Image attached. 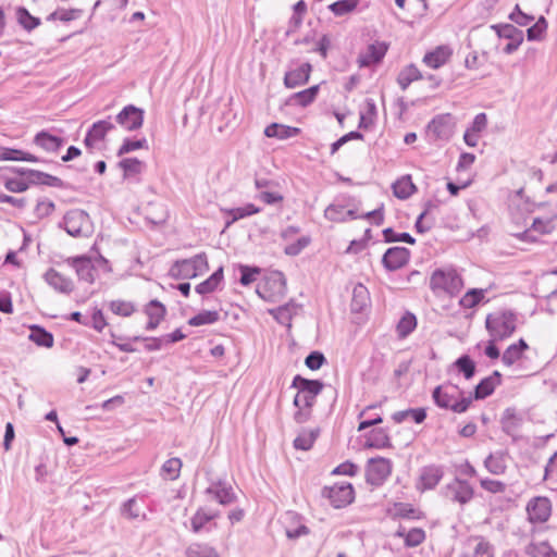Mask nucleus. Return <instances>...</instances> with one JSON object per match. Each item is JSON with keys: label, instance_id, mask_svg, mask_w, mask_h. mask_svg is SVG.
Here are the masks:
<instances>
[{"label": "nucleus", "instance_id": "f257e3e1", "mask_svg": "<svg viewBox=\"0 0 557 557\" xmlns=\"http://www.w3.org/2000/svg\"><path fill=\"white\" fill-rule=\"evenodd\" d=\"M451 387L462 394L458 389L457 386L451 384L438 385L433 389L432 398L435 405L443 409H450L456 413L466 412L472 404V397H461V399H457V396L454 393H450L448 388Z\"/></svg>", "mask_w": 557, "mask_h": 557}, {"label": "nucleus", "instance_id": "f03ea898", "mask_svg": "<svg viewBox=\"0 0 557 557\" xmlns=\"http://www.w3.org/2000/svg\"><path fill=\"white\" fill-rule=\"evenodd\" d=\"M516 314L511 311L490 313L485 326L491 337L503 341L516 331Z\"/></svg>", "mask_w": 557, "mask_h": 557}, {"label": "nucleus", "instance_id": "7ed1b4c3", "mask_svg": "<svg viewBox=\"0 0 557 557\" xmlns=\"http://www.w3.org/2000/svg\"><path fill=\"white\" fill-rule=\"evenodd\" d=\"M463 287L461 276L454 269H437L430 278V288L434 293H446L450 296L457 295Z\"/></svg>", "mask_w": 557, "mask_h": 557}, {"label": "nucleus", "instance_id": "20e7f679", "mask_svg": "<svg viewBox=\"0 0 557 557\" xmlns=\"http://www.w3.org/2000/svg\"><path fill=\"white\" fill-rule=\"evenodd\" d=\"M442 495L448 502L465 507L473 499L474 488L467 480L456 476L442 488Z\"/></svg>", "mask_w": 557, "mask_h": 557}, {"label": "nucleus", "instance_id": "39448f33", "mask_svg": "<svg viewBox=\"0 0 557 557\" xmlns=\"http://www.w3.org/2000/svg\"><path fill=\"white\" fill-rule=\"evenodd\" d=\"M64 230L73 237H88L92 233V223L87 212L73 209L63 219Z\"/></svg>", "mask_w": 557, "mask_h": 557}, {"label": "nucleus", "instance_id": "423d86ee", "mask_svg": "<svg viewBox=\"0 0 557 557\" xmlns=\"http://www.w3.org/2000/svg\"><path fill=\"white\" fill-rule=\"evenodd\" d=\"M322 495L330 499L335 508H343L351 504L355 498V492L350 483L335 484L325 486Z\"/></svg>", "mask_w": 557, "mask_h": 557}, {"label": "nucleus", "instance_id": "0eeeda50", "mask_svg": "<svg viewBox=\"0 0 557 557\" xmlns=\"http://www.w3.org/2000/svg\"><path fill=\"white\" fill-rule=\"evenodd\" d=\"M454 126L450 114H441L428 124L426 133L433 140H449L454 134Z\"/></svg>", "mask_w": 557, "mask_h": 557}, {"label": "nucleus", "instance_id": "6e6552de", "mask_svg": "<svg viewBox=\"0 0 557 557\" xmlns=\"http://www.w3.org/2000/svg\"><path fill=\"white\" fill-rule=\"evenodd\" d=\"M391 461L383 457L371 458L367 468V482L371 485H381L391 474Z\"/></svg>", "mask_w": 557, "mask_h": 557}, {"label": "nucleus", "instance_id": "1a4fd4ad", "mask_svg": "<svg viewBox=\"0 0 557 557\" xmlns=\"http://www.w3.org/2000/svg\"><path fill=\"white\" fill-rule=\"evenodd\" d=\"M286 292V282L281 272L272 274L263 284L258 286V295L267 300H274L276 297L284 296Z\"/></svg>", "mask_w": 557, "mask_h": 557}, {"label": "nucleus", "instance_id": "9d476101", "mask_svg": "<svg viewBox=\"0 0 557 557\" xmlns=\"http://www.w3.org/2000/svg\"><path fill=\"white\" fill-rule=\"evenodd\" d=\"M145 112L134 104H128L116 115V123L125 131L133 132L139 129L144 124Z\"/></svg>", "mask_w": 557, "mask_h": 557}, {"label": "nucleus", "instance_id": "9b49d317", "mask_svg": "<svg viewBox=\"0 0 557 557\" xmlns=\"http://www.w3.org/2000/svg\"><path fill=\"white\" fill-rule=\"evenodd\" d=\"M410 251L405 247H391L382 258L384 268L388 271H396L401 269L409 262Z\"/></svg>", "mask_w": 557, "mask_h": 557}, {"label": "nucleus", "instance_id": "f8f14e48", "mask_svg": "<svg viewBox=\"0 0 557 557\" xmlns=\"http://www.w3.org/2000/svg\"><path fill=\"white\" fill-rule=\"evenodd\" d=\"M314 404L315 397L298 389L294 397V406L297 408V411L294 413V420L297 423L307 422L311 417V409Z\"/></svg>", "mask_w": 557, "mask_h": 557}, {"label": "nucleus", "instance_id": "ddd939ff", "mask_svg": "<svg viewBox=\"0 0 557 557\" xmlns=\"http://www.w3.org/2000/svg\"><path fill=\"white\" fill-rule=\"evenodd\" d=\"M46 283L55 292L70 295L74 290V282L53 268L47 270L44 274Z\"/></svg>", "mask_w": 557, "mask_h": 557}, {"label": "nucleus", "instance_id": "4468645a", "mask_svg": "<svg viewBox=\"0 0 557 557\" xmlns=\"http://www.w3.org/2000/svg\"><path fill=\"white\" fill-rule=\"evenodd\" d=\"M550 502L547 497H535L528 503L527 511L531 522H545L550 516Z\"/></svg>", "mask_w": 557, "mask_h": 557}, {"label": "nucleus", "instance_id": "2eb2a0df", "mask_svg": "<svg viewBox=\"0 0 557 557\" xmlns=\"http://www.w3.org/2000/svg\"><path fill=\"white\" fill-rule=\"evenodd\" d=\"M388 46L385 42L376 41L368 46L366 52L359 54L358 64L360 67H368L380 63L387 52Z\"/></svg>", "mask_w": 557, "mask_h": 557}, {"label": "nucleus", "instance_id": "dca6fc26", "mask_svg": "<svg viewBox=\"0 0 557 557\" xmlns=\"http://www.w3.org/2000/svg\"><path fill=\"white\" fill-rule=\"evenodd\" d=\"M114 128V124L110 120H101L95 122L88 129L84 144L87 148L91 149L95 145L104 139L108 132Z\"/></svg>", "mask_w": 557, "mask_h": 557}, {"label": "nucleus", "instance_id": "f3484780", "mask_svg": "<svg viewBox=\"0 0 557 557\" xmlns=\"http://www.w3.org/2000/svg\"><path fill=\"white\" fill-rule=\"evenodd\" d=\"M444 475L443 469L438 466H426L420 471L418 488L421 491L433 490Z\"/></svg>", "mask_w": 557, "mask_h": 557}, {"label": "nucleus", "instance_id": "a211bd4d", "mask_svg": "<svg viewBox=\"0 0 557 557\" xmlns=\"http://www.w3.org/2000/svg\"><path fill=\"white\" fill-rule=\"evenodd\" d=\"M66 263L75 270L79 280L88 283L94 282L95 267L90 258L85 256L69 258L66 259Z\"/></svg>", "mask_w": 557, "mask_h": 557}, {"label": "nucleus", "instance_id": "6ab92c4d", "mask_svg": "<svg viewBox=\"0 0 557 557\" xmlns=\"http://www.w3.org/2000/svg\"><path fill=\"white\" fill-rule=\"evenodd\" d=\"M206 494L210 495L214 500L221 505H230L235 502L236 495L232 486H226L221 481L213 483L206 490Z\"/></svg>", "mask_w": 557, "mask_h": 557}, {"label": "nucleus", "instance_id": "aec40b11", "mask_svg": "<svg viewBox=\"0 0 557 557\" xmlns=\"http://www.w3.org/2000/svg\"><path fill=\"white\" fill-rule=\"evenodd\" d=\"M311 64L302 63L295 70L288 71L284 77V84L287 88H295L306 84L311 73Z\"/></svg>", "mask_w": 557, "mask_h": 557}, {"label": "nucleus", "instance_id": "412c9836", "mask_svg": "<svg viewBox=\"0 0 557 557\" xmlns=\"http://www.w3.org/2000/svg\"><path fill=\"white\" fill-rule=\"evenodd\" d=\"M502 374L498 371H494L492 375L483 379L480 383L474 387V399H484L487 396L492 395L495 387L500 384Z\"/></svg>", "mask_w": 557, "mask_h": 557}, {"label": "nucleus", "instance_id": "4be33fe9", "mask_svg": "<svg viewBox=\"0 0 557 557\" xmlns=\"http://www.w3.org/2000/svg\"><path fill=\"white\" fill-rule=\"evenodd\" d=\"M34 144L48 152H57L63 146L64 139L47 131H41L34 137Z\"/></svg>", "mask_w": 557, "mask_h": 557}, {"label": "nucleus", "instance_id": "5701e85b", "mask_svg": "<svg viewBox=\"0 0 557 557\" xmlns=\"http://www.w3.org/2000/svg\"><path fill=\"white\" fill-rule=\"evenodd\" d=\"M387 515L392 519H421L422 513L420 510L413 508L410 504L407 503H394L393 507L387 509Z\"/></svg>", "mask_w": 557, "mask_h": 557}, {"label": "nucleus", "instance_id": "b1692460", "mask_svg": "<svg viewBox=\"0 0 557 557\" xmlns=\"http://www.w3.org/2000/svg\"><path fill=\"white\" fill-rule=\"evenodd\" d=\"M451 51L448 47L440 46L434 51L428 52L423 57V62L431 69L443 66L450 58Z\"/></svg>", "mask_w": 557, "mask_h": 557}, {"label": "nucleus", "instance_id": "393cba45", "mask_svg": "<svg viewBox=\"0 0 557 557\" xmlns=\"http://www.w3.org/2000/svg\"><path fill=\"white\" fill-rule=\"evenodd\" d=\"M146 314L149 317L147 323V330H154L165 315V307L158 300H151L148 302L145 309Z\"/></svg>", "mask_w": 557, "mask_h": 557}, {"label": "nucleus", "instance_id": "a878e982", "mask_svg": "<svg viewBox=\"0 0 557 557\" xmlns=\"http://www.w3.org/2000/svg\"><path fill=\"white\" fill-rule=\"evenodd\" d=\"M323 386L324 385L321 381L309 380V379L302 377L301 375H296L292 382V387L301 389L302 392H305L315 398L322 392Z\"/></svg>", "mask_w": 557, "mask_h": 557}, {"label": "nucleus", "instance_id": "bb28decb", "mask_svg": "<svg viewBox=\"0 0 557 557\" xmlns=\"http://www.w3.org/2000/svg\"><path fill=\"white\" fill-rule=\"evenodd\" d=\"M369 302L370 295L368 288L361 283L355 285L350 304L351 311L361 312L368 307Z\"/></svg>", "mask_w": 557, "mask_h": 557}, {"label": "nucleus", "instance_id": "cd10ccee", "mask_svg": "<svg viewBox=\"0 0 557 557\" xmlns=\"http://www.w3.org/2000/svg\"><path fill=\"white\" fill-rule=\"evenodd\" d=\"M300 129L278 123H272L264 129V135L269 138L287 139L297 136Z\"/></svg>", "mask_w": 557, "mask_h": 557}, {"label": "nucleus", "instance_id": "c85d7f7f", "mask_svg": "<svg viewBox=\"0 0 557 557\" xmlns=\"http://www.w3.org/2000/svg\"><path fill=\"white\" fill-rule=\"evenodd\" d=\"M170 275L177 280H188L197 276L189 259L176 260L170 269Z\"/></svg>", "mask_w": 557, "mask_h": 557}, {"label": "nucleus", "instance_id": "c756f323", "mask_svg": "<svg viewBox=\"0 0 557 557\" xmlns=\"http://www.w3.org/2000/svg\"><path fill=\"white\" fill-rule=\"evenodd\" d=\"M484 466L492 474H504L507 469L505 454L502 451L490 454L484 460Z\"/></svg>", "mask_w": 557, "mask_h": 557}, {"label": "nucleus", "instance_id": "7c9ffc66", "mask_svg": "<svg viewBox=\"0 0 557 557\" xmlns=\"http://www.w3.org/2000/svg\"><path fill=\"white\" fill-rule=\"evenodd\" d=\"M224 212L231 216V220L226 221L225 226H231L234 222L257 214L260 212V208L256 207L253 203H247L244 207L225 209Z\"/></svg>", "mask_w": 557, "mask_h": 557}, {"label": "nucleus", "instance_id": "2f4dec72", "mask_svg": "<svg viewBox=\"0 0 557 557\" xmlns=\"http://www.w3.org/2000/svg\"><path fill=\"white\" fill-rule=\"evenodd\" d=\"M366 446L373 448H389L392 447L388 433L385 429H374L369 433Z\"/></svg>", "mask_w": 557, "mask_h": 557}, {"label": "nucleus", "instance_id": "473e14b6", "mask_svg": "<svg viewBox=\"0 0 557 557\" xmlns=\"http://www.w3.org/2000/svg\"><path fill=\"white\" fill-rule=\"evenodd\" d=\"M28 338L41 347L51 348L53 346V335L39 325L30 326Z\"/></svg>", "mask_w": 557, "mask_h": 557}, {"label": "nucleus", "instance_id": "72a5a7b5", "mask_svg": "<svg viewBox=\"0 0 557 557\" xmlns=\"http://www.w3.org/2000/svg\"><path fill=\"white\" fill-rule=\"evenodd\" d=\"M408 418H411L416 423H422L426 418V411L424 408H410L406 410L396 411L392 416V419L396 423H401Z\"/></svg>", "mask_w": 557, "mask_h": 557}, {"label": "nucleus", "instance_id": "f704fd0d", "mask_svg": "<svg viewBox=\"0 0 557 557\" xmlns=\"http://www.w3.org/2000/svg\"><path fill=\"white\" fill-rule=\"evenodd\" d=\"M222 280L223 268L221 267L214 271L206 281L198 284L195 289L200 295L212 293L216 289Z\"/></svg>", "mask_w": 557, "mask_h": 557}, {"label": "nucleus", "instance_id": "c9c22d12", "mask_svg": "<svg viewBox=\"0 0 557 557\" xmlns=\"http://www.w3.org/2000/svg\"><path fill=\"white\" fill-rule=\"evenodd\" d=\"M392 188L394 195L399 199L409 198L416 190V186L411 182V177L409 175L403 176L401 178L397 180L393 184Z\"/></svg>", "mask_w": 557, "mask_h": 557}, {"label": "nucleus", "instance_id": "e433bc0d", "mask_svg": "<svg viewBox=\"0 0 557 557\" xmlns=\"http://www.w3.org/2000/svg\"><path fill=\"white\" fill-rule=\"evenodd\" d=\"M421 77L422 75L419 69L414 64H410L399 72L397 83L401 90H406L412 82H416Z\"/></svg>", "mask_w": 557, "mask_h": 557}, {"label": "nucleus", "instance_id": "4c0bfd02", "mask_svg": "<svg viewBox=\"0 0 557 557\" xmlns=\"http://www.w3.org/2000/svg\"><path fill=\"white\" fill-rule=\"evenodd\" d=\"M182 460L180 458H170L168 459L161 468V476L165 480L174 481L180 476L182 469Z\"/></svg>", "mask_w": 557, "mask_h": 557}, {"label": "nucleus", "instance_id": "58836bf2", "mask_svg": "<svg viewBox=\"0 0 557 557\" xmlns=\"http://www.w3.org/2000/svg\"><path fill=\"white\" fill-rule=\"evenodd\" d=\"M520 423L521 419L517 417L516 410L507 408L502 419L503 431L508 435H512L519 429Z\"/></svg>", "mask_w": 557, "mask_h": 557}, {"label": "nucleus", "instance_id": "ea45409f", "mask_svg": "<svg viewBox=\"0 0 557 557\" xmlns=\"http://www.w3.org/2000/svg\"><path fill=\"white\" fill-rule=\"evenodd\" d=\"M144 166V163L137 158H125L119 162V168L123 170L124 178L140 174Z\"/></svg>", "mask_w": 557, "mask_h": 557}, {"label": "nucleus", "instance_id": "a19ab883", "mask_svg": "<svg viewBox=\"0 0 557 557\" xmlns=\"http://www.w3.org/2000/svg\"><path fill=\"white\" fill-rule=\"evenodd\" d=\"M525 553L531 557H557V553L547 542L531 543Z\"/></svg>", "mask_w": 557, "mask_h": 557}, {"label": "nucleus", "instance_id": "79ce46f5", "mask_svg": "<svg viewBox=\"0 0 557 557\" xmlns=\"http://www.w3.org/2000/svg\"><path fill=\"white\" fill-rule=\"evenodd\" d=\"M417 326V318L411 312H406L397 323L396 331L398 337H407Z\"/></svg>", "mask_w": 557, "mask_h": 557}, {"label": "nucleus", "instance_id": "37998d69", "mask_svg": "<svg viewBox=\"0 0 557 557\" xmlns=\"http://www.w3.org/2000/svg\"><path fill=\"white\" fill-rule=\"evenodd\" d=\"M220 319V313L215 310H202L198 314L191 317L188 320V324L191 326H200L206 324H213Z\"/></svg>", "mask_w": 557, "mask_h": 557}, {"label": "nucleus", "instance_id": "c03bdc74", "mask_svg": "<svg viewBox=\"0 0 557 557\" xmlns=\"http://www.w3.org/2000/svg\"><path fill=\"white\" fill-rule=\"evenodd\" d=\"M83 14V10L81 9H59V10H55L54 12L50 13L48 16H47V21L51 22V21H61V22H71V21H74L78 17H81Z\"/></svg>", "mask_w": 557, "mask_h": 557}, {"label": "nucleus", "instance_id": "a18cd8bd", "mask_svg": "<svg viewBox=\"0 0 557 557\" xmlns=\"http://www.w3.org/2000/svg\"><path fill=\"white\" fill-rule=\"evenodd\" d=\"M318 436V431H301L294 440V447L296 449L309 450Z\"/></svg>", "mask_w": 557, "mask_h": 557}, {"label": "nucleus", "instance_id": "49530a36", "mask_svg": "<svg viewBox=\"0 0 557 557\" xmlns=\"http://www.w3.org/2000/svg\"><path fill=\"white\" fill-rule=\"evenodd\" d=\"M454 366L463 374L466 380L472 379L475 374V362L468 355L460 356L454 362Z\"/></svg>", "mask_w": 557, "mask_h": 557}, {"label": "nucleus", "instance_id": "de8ad7c7", "mask_svg": "<svg viewBox=\"0 0 557 557\" xmlns=\"http://www.w3.org/2000/svg\"><path fill=\"white\" fill-rule=\"evenodd\" d=\"M16 15L20 25L28 32L40 25V20L33 16L25 8H17Z\"/></svg>", "mask_w": 557, "mask_h": 557}, {"label": "nucleus", "instance_id": "09e8293b", "mask_svg": "<svg viewBox=\"0 0 557 557\" xmlns=\"http://www.w3.org/2000/svg\"><path fill=\"white\" fill-rule=\"evenodd\" d=\"M359 3V0H338L329 5L330 11L336 16H343L352 12Z\"/></svg>", "mask_w": 557, "mask_h": 557}, {"label": "nucleus", "instance_id": "8fccbe9b", "mask_svg": "<svg viewBox=\"0 0 557 557\" xmlns=\"http://www.w3.org/2000/svg\"><path fill=\"white\" fill-rule=\"evenodd\" d=\"M216 517L214 512H207L205 509L199 508L191 518V530L195 533L200 532L206 523L213 520Z\"/></svg>", "mask_w": 557, "mask_h": 557}, {"label": "nucleus", "instance_id": "3c124183", "mask_svg": "<svg viewBox=\"0 0 557 557\" xmlns=\"http://www.w3.org/2000/svg\"><path fill=\"white\" fill-rule=\"evenodd\" d=\"M318 92H319V85H314L305 90L296 92L293 96V99L295 100V103H297L301 107H307L308 104L313 102Z\"/></svg>", "mask_w": 557, "mask_h": 557}, {"label": "nucleus", "instance_id": "603ef678", "mask_svg": "<svg viewBox=\"0 0 557 557\" xmlns=\"http://www.w3.org/2000/svg\"><path fill=\"white\" fill-rule=\"evenodd\" d=\"M484 297L482 289H470L468 290L462 298L460 299V305L463 308L471 309L474 308Z\"/></svg>", "mask_w": 557, "mask_h": 557}, {"label": "nucleus", "instance_id": "864d4df0", "mask_svg": "<svg viewBox=\"0 0 557 557\" xmlns=\"http://www.w3.org/2000/svg\"><path fill=\"white\" fill-rule=\"evenodd\" d=\"M144 148L145 149L148 148V143H147L146 138H141V139H137V140H132L129 138H126V139H124L123 144L119 148L117 156H123V154L129 153L134 150L144 149Z\"/></svg>", "mask_w": 557, "mask_h": 557}, {"label": "nucleus", "instance_id": "5fc2aeb1", "mask_svg": "<svg viewBox=\"0 0 557 557\" xmlns=\"http://www.w3.org/2000/svg\"><path fill=\"white\" fill-rule=\"evenodd\" d=\"M383 236L386 243L404 242L410 245L416 243V239L409 233L397 234L391 227H387L383 231Z\"/></svg>", "mask_w": 557, "mask_h": 557}, {"label": "nucleus", "instance_id": "6e6d98bb", "mask_svg": "<svg viewBox=\"0 0 557 557\" xmlns=\"http://www.w3.org/2000/svg\"><path fill=\"white\" fill-rule=\"evenodd\" d=\"M186 554L187 557H219L213 548L200 544L190 545Z\"/></svg>", "mask_w": 557, "mask_h": 557}, {"label": "nucleus", "instance_id": "4d7b16f0", "mask_svg": "<svg viewBox=\"0 0 557 557\" xmlns=\"http://www.w3.org/2000/svg\"><path fill=\"white\" fill-rule=\"evenodd\" d=\"M425 540V532L421 528H412L406 534L405 546L417 547Z\"/></svg>", "mask_w": 557, "mask_h": 557}, {"label": "nucleus", "instance_id": "13d9d810", "mask_svg": "<svg viewBox=\"0 0 557 557\" xmlns=\"http://www.w3.org/2000/svg\"><path fill=\"white\" fill-rule=\"evenodd\" d=\"M324 216H325V219H327L332 222H345L346 221L345 207L341 206V205H330L324 210Z\"/></svg>", "mask_w": 557, "mask_h": 557}, {"label": "nucleus", "instance_id": "bf43d9fd", "mask_svg": "<svg viewBox=\"0 0 557 557\" xmlns=\"http://www.w3.org/2000/svg\"><path fill=\"white\" fill-rule=\"evenodd\" d=\"M547 28V21L544 16H541L537 22L528 28L527 37L528 40H539Z\"/></svg>", "mask_w": 557, "mask_h": 557}, {"label": "nucleus", "instance_id": "052dcab7", "mask_svg": "<svg viewBox=\"0 0 557 557\" xmlns=\"http://www.w3.org/2000/svg\"><path fill=\"white\" fill-rule=\"evenodd\" d=\"M110 309L113 313L122 317H129L135 308L132 302L123 301V300H114L110 304Z\"/></svg>", "mask_w": 557, "mask_h": 557}, {"label": "nucleus", "instance_id": "680f3d73", "mask_svg": "<svg viewBox=\"0 0 557 557\" xmlns=\"http://www.w3.org/2000/svg\"><path fill=\"white\" fill-rule=\"evenodd\" d=\"M189 261L193 265V270L196 272V275L203 274L209 269L207 255L205 252H200L191 258Z\"/></svg>", "mask_w": 557, "mask_h": 557}, {"label": "nucleus", "instance_id": "e2e57ef3", "mask_svg": "<svg viewBox=\"0 0 557 557\" xmlns=\"http://www.w3.org/2000/svg\"><path fill=\"white\" fill-rule=\"evenodd\" d=\"M325 362L324 355L318 350L311 351L305 359V364L310 370H319Z\"/></svg>", "mask_w": 557, "mask_h": 557}, {"label": "nucleus", "instance_id": "0e129e2a", "mask_svg": "<svg viewBox=\"0 0 557 557\" xmlns=\"http://www.w3.org/2000/svg\"><path fill=\"white\" fill-rule=\"evenodd\" d=\"M522 352L519 351V349L513 346L512 344L507 347V349L504 351L502 356V361L505 366L511 367L515 364L518 360L522 358Z\"/></svg>", "mask_w": 557, "mask_h": 557}, {"label": "nucleus", "instance_id": "69168bd1", "mask_svg": "<svg viewBox=\"0 0 557 557\" xmlns=\"http://www.w3.org/2000/svg\"><path fill=\"white\" fill-rule=\"evenodd\" d=\"M310 244V237L302 236L297 239V242L287 245L284 249V252L287 256H297L301 252Z\"/></svg>", "mask_w": 557, "mask_h": 557}, {"label": "nucleus", "instance_id": "338daca9", "mask_svg": "<svg viewBox=\"0 0 557 557\" xmlns=\"http://www.w3.org/2000/svg\"><path fill=\"white\" fill-rule=\"evenodd\" d=\"M480 484L482 488L493 494L504 493L506 490V484L504 482L487 478L482 479Z\"/></svg>", "mask_w": 557, "mask_h": 557}, {"label": "nucleus", "instance_id": "774afa93", "mask_svg": "<svg viewBox=\"0 0 557 557\" xmlns=\"http://www.w3.org/2000/svg\"><path fill=\"white\" fill-rule=\"evenodd\" d=\"M28 181L18 180V178H8L5 180L4 186L11 193H23L29 187Z\"/></svg>", "mask_w": 557, "mask_h": 557}]
</instances>
